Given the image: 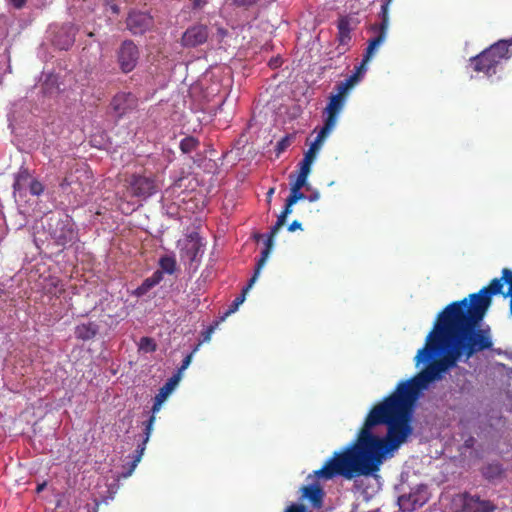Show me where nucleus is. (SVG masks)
<instances>
[{
  "mask_svg": "<svg viewBox=\"0 0 512 512\" xmlns=\"http://www.w3.org/2000/svg\"><path fill=\"white\" fill-rule=\"evenodd\" d=\"M273 193H274V188H271V189L268 191L267 195H268V196H271Z\"/></svg>",
  "mask_w": 512,
  "mask_h": 512,
  "instance_id": "50",
  "label": "nucleus"
},
{
  "mask_svg": "<svg viewBox=\"0 0 512 512\" xmlns=\"http://www.w3.org/2000/svg\"><path fill=\"white\" fill-rule=\"evenodd\" d=\"M192 10H200L206 5V0H190Z\"/></svg>",
  "mask_w": 512,
  "mask_h": 512,
  "instance_id": "39",
  "label": "nucleus"
},
{
  "mask_svg": "<svg viewBox=\"0 0 512 512\" xmlns=\"http://www.w3.org/2000/svg\"><path fill=\"white\" fill-rule=\"evenodd\" d=\"M155 415H151L149 417V419L147 421H145L143 424H144V438L142 440V444H147L149 439H150V436H151V433H152V430H153V425H154V422H155Z\"/></svg>",
  "mask_w": 512,
  "mask_h": 512,
  "instance_id": "31",
  "label": "nucleus"
},
{
  "mask_svg": "<svg viewBox=\"0 0 512 512\" xmlns=\"http://www.w3.org/2000/svg\"><path fill=\"white\" fill-rule=\"evenodd\" d=\"M286 218H287V216L281 213L278 216L276 223L272 226L270 233L267 236V240L265 242V248L262 250L261 257L257 261V270H261L263 268V266L265 265L266 260L269 257V254H270L272 246H273L274 237L276 236L278 231L282 228V226L285 224Z\"/></svg>",
  "mask_w": 512,
  "mask_h": 512,
  "instance_id": "16",
  "label": "nucleus"
},
{
  "mask_svg": "<svg viewBox=\"0 0 512 512\" xmlns=\"http://www.w3.org/2000/svg\"><path fill=\"white\" fill-rule=\"evenodd\" d=\"M163 402L164 401H160L159 400V397L155 396L154 404H153V407H152V415H155V413L160 410V407H161Z\"/></svg>",
  "mask_w": 512,
  "mask_h": 512,
  "instance_id": "42",
  "label": "nucleus"
},
{
  "mask_svg": "<svg viewBox=\"0 0 512 512\" xmlns=\"http://www.w3.org/2000/svg\"><path fill=\"white\" fill-rule=\"evenodd\" d=\"M280 65H281V61H280L278 58H276V59H271V60L269 61V66H270L271 68H277V67H279Z\"/></svg>",
  "mask_w": 512,
  "mask_h": 512,
  "instance_id": "46",
  "label": "nucleus"
},
{
  "mask_svg": "<svg viewBox=\"0 0 512 512\" xmlns=\"http://www.w3.org/2000/svg\"><path fill=\"white\" fill-rule=\"evenodd\" d=\"M311 172V165L306 164L304 162L299 163V170L296 177V180L291 184L290 189L301 190L303 187L307 186V179Z\"/></svg>",
  "mask_w": 512,
  "mask_h": 512,
  "instance_id": "24",
  "label": "nucleus"
},
{
  "mask_svg": "<svg viewBox=\"0 0 512 512\" xmlns=\"http://www.w3.org/2000/svg\"><path fill=\"white\" fill-rule=\"evenodd\" d=\"M334 128L329 127L328 125H323L322 128L319 130L316 138L314 141L310 144L309 149L304 153V157L301 160L302 162L309 164L312 166L314 160L316 159V156L321 149L324 140L327 138V136L332 132Z\"/></svg>",
  "mask_w": 512,
  "mask_h": 512,
  "instance_id": "15",
  "label": "nucleus"
},
{
  "mask_svg": "<svg viewBox=\"0 0 512 512\" xmlns=\"http://www.w3.org/2000/svg\"><path fill=\"white\" fill-rule=\"evenodd\" d=\"M29 192L34 196H40L44 192V185L37 179H33L29 185Z\"/></svg>",
  "mask_w": 512,
  "mask_h": 512,
  "instance_id": "32",
  "label": "nucleus"
},
{
  "mask_svg": "<svg viewBox=\"0 0 512 512\" xmlns=\"http://www.w3.org/2000/svg\"><path fill=\"white\" fill-rule=\"evenodd\" d=\"M495 509L496 506L489 500L468 493L462 495L461 512H493Z\"/></svg>",
  "mask_w": 512,
  "mask_h": 512,
  "instance_id": "14",
  "label": "nucleus"
},
{
  "mask_svg": "<svg viewBox=\"0 0 512 512\" xmlns=\"http://www.w3.org/2000/svg\"><path fill=\"white\" fill-rule=\"evenodd\" d=\"M303 497L307 498L314 508H321L323 505L324 491L320 484H310L302 487Z\"/></svg>",
  "mask_w": 512,
  "mask_h": 512,
  "instance_id": "19",
  "label": "nucleus"
},
{
  "mask_svg": "<svg viewBox=\"0 0 512 512\" xmlns=\"http://www.w3.org/2000/svg\"><path fill=\"white\" fill-rule=\"evenodd\" d=\"M199 144H200V142L197 138H195L193 136H187L181 140L180 150L183 153L187 154V153H190V152L194 151L195 149H197Z\"/></svg>",
  "mask_w": 512,
  "mask_h": 512,
  "instance_id": "29",
  "label": "nucleus"
},
{
  "mask_svg": "<svg viewBox=\"0 0 512 512\" xmlns=\"http://www.w3.org/2000/svg\"><path fill=\"white\" fill-rule=\"evenodd\" d=\"M201 345V342L198 343L195 348L193 349V351L188 354L182 361V364L180 366V368L178 369V373L177 374H181L182 371L186 370L188 368V366L190 365L191 363V360H192V357H193V354L198 350L199 346Z\"/></svg>",
  "mask_w": 512,
  "mask_h": 512,
  "instance_id": "33",
  "label": "nucleus"
},
{
  "mask_svg": "<svg viewBox=\"0 0 512 512\" xmlns=\"http://www.w3.org/2000/svg\"><path fill=\"white\" fill-rule=\"evenodd\" d=\"M88 36H89V37H92V36H94V33H93V32H90V33L88 34Z\"/></svg>",
  "mask_w": 512,
  "mask_h": 512,
  "instance_id": "52",
  "label": "nucleus"
},
{
  "mask_svg": "<svg viewBox=\"0 0 512 512\" xmlns=\"http://www.w3.org/2000/svg\"><path fill=\"white\" fill-rule=\"evenodd\" d=\"M492 347L490 328L475 325L465 309V301L447 305L415 356L416 366L425 363L426 367L412 378L400 381L389 396L376 404L356 442L334 452L322 468L314 471V476L323 480L342 476L350 480L379 471L386 455L397 450L412 434L411 418L422 390L458 361L467 362Z\"/></svg>",
  "mask_w": 512,
  "mask_h": 512,
  "instance_id": "1",
  "label": "nucleus"
},
{
  "mask_svg": "<svg viewBox=\"0 0 512 512\" xmlns=\"http://www.w3.org/2000/svg\"><path fill=\"white\" fill-rule=\"evenodd\" d=\"M111 9H112V11H113L114 13H118V12H119V8H118V6H117V5H113V6L111 7Z\"/></svg>",
  "mask_w": 512,
  "mask_h": 512,
  "instance_id": "49",
  "label": "nucleus"
},
{
  "mask_svg": "<svg viewBox=\"0 0 512 512\" xmlns=\"http://www.w3.org/2000/svg\"><path fill=\"white\" fill-rule=\"evenodd\" d=\"M337 28L339 45H348L351 40V18L349 16H340L337 21Z\"/></svg>",
  "mask_w": 512,
  "mask_h": 512,
  "instance_id": "20",
  "label": "nucleus"
},
{
  "mask_svg": "<svg viewBox=\"0 0 512 512\" xmlns=\"http://www.w3.org/2000/svg\"><path fill=\"white\" fill-rule=\"evenodd\" d=\"M178 246L181 260L188 261L190 265L200 262L205 244L198 233H190L178 242Z\"/></svg>",
  "mask_w": 512,
  "mask_h": 512,
  "instance_id": "7",
  "label": "nucleus"
},
{
  "mask_svg": "<svg viewBox=\"0 0 512 512\" xmlns=\"http://www.w3.org/2000/svg\"><path fill=\"white\" fill-rule=\"evenodd\" d=\"M124 183L128 195L139 200H147L160 190L157 176L146 171L127 175Z\"/></svg>",
  "mask_w": 512,
  "mask_h": 512,
  "instance_id": "4",
  "label": "nucleus"
},
{
  "mask_svg": "<svg viewBox=\"0 0 512 512\" xmlns=\"http://www.w3.org/2000/svg\"><path fill=\"white\" fill-rule=\"evenodd\" d=\"M99 331V326L95 322L81 323L75 327V337L82 341L93 339Z\"/></svg>",
  "mask_w": 512,
  "mask_h": 512,
  "instance_id": "21",
  "label": "nucleus"
},
{
  "mask_svg": "<svg viewBox=\"0 0 512 512\" xmlns=\"http://www.w3.org/2000/svg\"><path fill=\"white\" fill-rule=\"evenodd\" d=\"M294 205L293 202H290V200L287 198L286 199V203H285V206H284V209L282 210V214L288 216L289 214L292 213V206Z\"/></svg>",
  "mask_w": 512,
  "mask_h": 512,
  "instance_id": "40",
  "label": "nucleus"
},
{
  "mask_svg": "<svg viewBox=\"0 0 512 512\" xmlns=\"http://www.w3.org/2000/svg\"><path fill=\"white\" fill-rule=\"evenodd\" d=\"M294 138L295 136L293 134H288L278 141L275 148L277 156L283 153L291 145Z\"/></svg>",
  "mask_w": 512,
  "mask_h": 512,
  "instance_id": "30",
  "label": "nucleus"
},
{
  "mask_svg": "<svg viewBox=\"0 0 512 512\" xmlns=\"http://www.w3.org/2000/svg\"><path fill=\"white\" fill-rule=\"evenodd\" d=\"M461 394H470L472 391V384L469 381H464L459 387Z\"/></svg>",
  "mask_w": 512,
  "mask_h": 512,
  "instance_id": "38",
  "label": "nucleus"
},
{
  "mask_svg": "<svg viewBox=\"0 0 512 512\" xmlns=\"http://www.w3.org/2000/svg\"><path fill=\"white\" fill-rule=\"evenodd\" d=\"M110 105L117 117L122 118L137 108L138 99L131 92H119L112 98Z\"/></svg>",
  "mask_w": 512,
  "mask_h": 512,
  "instance_id": "11",
  "label": "nucleus"
},
{
  "mask_svg": "<svg viewBox=\"0 0 512 512\" xmlns=\"http://www.w3.org/2000/svg\"><path fill=\"white\" fill-rule=\"evenodd\" d=\"M319 198H320V193L318 191H314L310 195L306 196V199H308L310 202H315V201L319 200Z\"/></svg>",
  "mask_w": 512,
  "mask_h": 512,
  "instance_id": "44",
  "label": "nucleus"
},
{
  "mask_svg": "<svg viewBox=\"0 0 512 512\" xmlns=\"http://www.w3.org/2000/svg\"><path fill=\"white\" fill-rule=\"evenodd\" d=\"M345 104V100L340 99L339 96L331 95L329 97V102L324 109L325 120L324 124L328 125L331 128H335L338 114L341 112Z\"/></svg>",
  "mask_w": 512,
  "mask_h": 512,
  "instance_id": "17",
  "label": "nucleus"
},
{
  "mask_svg": "<svg viewBox=\"0 0 512 512\" xmlns=\"http://www.w3.org/2000/svg\"><path fill=\"white\" fill-rule=\"evenodd\" d=\"M388 4L382 5L381 8V23L374 24L371 29L377 32V35L368 41V46L366 48L365 54L363 56V60L361 65L357 68V72L353 75L349 76L345 81L338 83L335 86L336 94H332L333 96H339L340 99L345 100L349 90L357 83L358 81V72L363 68V66L370 61V59L374 56L379 46L385 41L387 30H388Z\"/></svg>",
  "mask_w": 512,
  "mask_h": 512,
  "instance_id": "3",
  "label": "nucleus"
},
{
  "mask_svg": "<svg viewBox=\"0 0 512 512\" xmlns=\"http://www.w3.org/2000/svg\"><path fill=\"white\" fill-rule=\"evenodd\" d=\"M140 51L132 40H124L117 50V63L120 70L127 74L133 71L139 61Z\"/></svg>",
  "mask_w": 512,
  "mask_h": 512,
  "instance_id": "8",
  "label": "nucleus"
},
{
  "mask_svg": "<svg viewBox=\"0 0 512 512\" xmlns=\"http://www.w3.org/2000/svg\"><path fill=\"white\" fill-rule=\"evenodd\" d=\"M429 491L427 485L421 484L413 489L409 494L401 495L398 498V504L401 510L412 512L429 500Z\"/></svg>",
  "mask_w": 512,
  "mask_h": 512,
  "instance_id": "9",
  "label": "nucleus"
},
{
  "mask_svg": "<svg viewBox=\"0 0 512 512\" xmlns=\"http://www.w3.org/2000/svg\"><path fill=\"white\" fill-rule=\"evenodd\" d=\"M217 323L215 325H210L205 331L202 333V342H208L211 339V335L215 330Z\"/></svg>",
  "mask_w": 512,
  "mask_h": 512,
  "instance_id": "37",
  "label": "nucleus"
},
{
  "mask_svg": "<svg viewBox=\"0 0 512 512\" xmlns=\"http://www.w3.org/2000/svg\"><path fill=\"white\" fill-rule=\"evenodd\" d=\"M492 53L499 63L512 57V37L501 39L487 48V54Z\"/></svg>",
  "mask_w": 512,
  "mask_h": 512,
  "instance_id": "18",
  "label": "nucleus"
},
{
  "mask_svg": "<svg viewBox=\"0 0 512 512\" xmlns=\"http://www.w3.org/2000/svg\"><path fill=\"white\" fill-rule=\"evenodd\" d=\"M92 184V175L84 166L72 168L62 179L59 186L62 190L71 188V192L78 195L85 192Z\"/></svg>",
  "mask_w": 512,
  "mask_h": 512,
  "instance_id": "6",
  "label": "nucleus"
},
{
  "mask_svg": "<svg viewBox=\"0 0 512 512\" xmlns=\"http://www.w3.org/2000/svg\"><path fill=\"white\" fill-rule=\"evenodd\" d=\"M503 472L502 466L499 463H490L483 468V476L486 479L492 480L498 478Z\"/></svg>",
  "mask_w": 512,
  "mask_h": 512,
  "instance_id": "28",
  "label": "nucleus"
},
{
  "mask_svg": "<svg viewBox=\"0 0 512 512\" xmlns=\"http://www.w3.org/2000/svg\"><path fill=\"white\" fill-rule=\"evenodd\" d=\"M495 57L492 53L487 54V49H485L477 56L472 57L470 61L474 71L492 76L496 73V68L500 64Z\"/></svg>",
  "mask_w": 512,
  "mask_h": 512,
  "instance_id": "13",
  "label": "nucleus"
},
{
  "mask_svg": "<svg viewBox=\"0 0 512 512\" xmlns=\"http://www.w3.org/2000/svg\"><path fill=\"white\" fill-rule=\"evenodd\" d=\"M126 25L134 35H142L153 26V18L148 13L132 11L127 17Z\"/></svg>",
  "mask_w": 512,
  "mask_h": 512,
  "instance_id": "12",
  "label": "nucleus"
},
{
  "mask_svg": "<svg viewBox=\"0 0 512 512\" xmlns=\"http://www.w3.org/2000/svg\"><path fill=\"white\" fill-rule=\"evenodd\" d=\"M179 380V374L173 375L171 378L167 380V382L159 389L158 393L156 394V396L159 397L160 401H165L167 399V397L175 389Z\"/></svg>",
  "mask_w": 512,
  "mask_h": 512,
  "instance_id": "25",
  "label": "nucleus"
},
{
  "mask_svg": "<svg viewBox=\"0 0 512 512\" xmlns=\"http://www.w3.org/2000/svg\"><path fill=\"white\" fill-rule=\"evenodd\" d=\"M28 176V172L25 170L23 172H20L17 176V180L16 182L14 183V188L16 189L17 188V185H18V181L20 178H23V177H27Z\"/></svg>",
  "mask_w": 512,
  "mask_h": 512,
  "instance_id": "47",
  "label": "nucleus"
},
{
  "mask_svg": "<svg viewBox=\"0 0 512 512\" xmlns=\"http://www.w3.org/2000/svg\"><path fill=\"white\" fill-rule=\"evenodd\" d=\"M145 449H146L145 444H142V443L138 444L136 450L134 451L133 455L131 456L132 461H131L129 470L124 475L125 477L130 476L133 473V471L137 467L138 463L141 461Z\"/></svg>",
  "mask_w": 512,
  "mask_h": 512,
  "instance_id": "27",
  "label": "nucleus"
},
{
  "mask_svg": "<svg viewBox=\"0 0 512 512\" xmlns=\"http://www.w3.org/2000/svg\"><path fill=\"white\" fill-rule=\"evenodd\" d=\"M159 266L162 273L165 272L171 275L176 271L177 263L174 257L165 255L159 259Z\"/></svg>",
  "mask_w": 512,
  "mask_h": 512,
  "instance_id": "26",
  "label": "nucleus"
},
{
  "mask_svg": "<svg viewBox=\"0 0 512 512\" xmlns=\"http://www.w3.org/2000/svg\"><path fill=\"white\" fill-rule=\"evenodd\" d=\"M209 36L208 27L204 24H194L183 33L180 43L184 48H194L204 44Z\"/></svg>",
  "mask_w": 512,
  "mask_h": 512,
  "instance_id": "10",
  "label": "nucleus"
},
{
  "mask_svg": "<svg viewBox=\"0 0 512 512\" xmlns=\"http://www.w3.org/2000/svg\"><path fill=\"white\" fill-rule=\"evenodd\" d=\"M233 4L237 7L249 8L255 5L258 0H232Z\"/></svg>",
  "mask_w": 512,
  "mask_h": 512,
  "instance_id": "36",
  "label": "nucleus"
},
{
  "mask_svg": "<svg viewBox=\"0 0 512 512\" xmlns=\"http://www.w3.org/2000/svg\"><path fill=\"white\" fill-rule=\"evenodd\" d=\"M140 348L146 351H155L156 344L149 337H142L140 340Z\"/></svg>",
  "mask_w": 512,
  "mask_h": 512,
  "instance_id": "34",
  "label": "nucleus"
},
{
  "mask_svg": "<svg viewBox=\"0 0 512 512\" xmlns=\"http://www.w3.org/2000/svg\"><path fill=\"white\" fill-rule=\"evenodd\" d=\"M287 198L290 200V202L296 204L299 200L306 199V195L299 189H290V194Z\"/></svg>",
  "mask_w": 512,
  "mask_h": 512,
  "instance_id": "35",
  "label": "nucleus"
},
{
  "mask_svg": "<svg viewBox=\"0 0 512 512\" xmlns=\"http://www.w3.org/2000/svg\"><path fill=\"white\" fill-rule=\"evenodd\" d=\"M43 486H44V484H43V485H39V486H38V488H37V490H38V491L42 490Z\"/></svg>",
  "mask_w": 512,
  "mask_h": 512,
  "instance_id": "51",
  "label": "nucleus"
},
{
  "mask_svg": "<svg viewBox=\"0 0 512 512\" xmlns=\"http://www.w3.org/2000/svg\"><path fill=\"white\" fill-rule=\"evenodd\" d=\"M50 235L55 243L63 248L72 246L79 240L75 224L68 216L50 225Z\"/></svg>",
  "mask_w": 512,
  "mask_h": 512,
  "instance_id": "5",
  "label": "nucleus"
},
{
  "mask_svg": "<svg viewBox=\"0 0 512 512\" xmlns=\"http://www.w3.org/2000/svg\"><path fill=\"white\" fill-rule=\"evenodd\" d=\"M162 279V271L156 270L150 277L146 278L142 284L134 290L133 294L137 297L146 295L153 287L158 285Z\"/></svg>",
  "mask_w": 512,
  "mask_h": 512,
  "instance_id": "22",
  "label": "nucleus"
},
{
  "mask_svg": "<svg viewBox=\"0 0 512 512\" xmlns=\"http://www.w3.org/2000/svg\"><path fill=\"white\" fill-rule=\"evenodd\" d=\"M260 271L261 270H257L256 266L253 276L249 280L247 286L243 288L242 293L239 296H237L232 302V304L229 306L228 310L225 313L226 316L234 313L238 309L239 305H241L244 302L246 293L248 292L249 289H251L253 284L256 282L260 274Z\"/></svg>",
  "mask_w": 512,
  "mask_h": 512,
  "instance_id": "23",
  "label": "nucleus"
},
{
  "mask_svg": "<svg viewBox=\"0 0 512 512\" xmlns=\"http://www.w3.org/2000/svg\"><path fill=\"white\" fill-rule=\"evenodd\" d=\"M286 512H306V510L303 505L293 504L290 507H288Z\"/></svg>",
  "mask_w": 512,
  "mask_h": 512,
  "instance_id": "41",
  "label": "nucleus"
},
{
  "mask_svg": "<svg viewBox=\"0 0 512 512\" xmlns=\"http://www.w3.org/2000/svg\"><path fill=\"white\" fill-rule=\"evenodd\" d=\"M301 230L302 229V225L299 221L297 220H294L289 226H288V231L289 232H294L296 230Z\"/></svg>",
  "mask_w": 512,
  "mask_h": 512,
  "instance_id": "43",
  "label": "nucleus"
},
{
  "mask_svg": "<svg viewBox=\"0 0 512 512\" xmlns=\"http://www.w3.org/2000/svg\"><path fill=\"white\" fill-rule=\"evenodd\" d=\"M26 1L27 0H11V3L16 9H21L25 5Z\"/></svg>",
  "mask_w": 512,
  "mask_h": 512,
  "instance_id": "45",
  "label": "nucleus"
},
{
  "mask_svg": "<svg viewBox=\"0 0 512 512\" xmlns=\"http://www.w3.org/2000/svg\"><path fill=\"white\" fill-rule=\"evenodd\" d=\"M473 441H474V439H473V438H470L469 440H466V441H465V446H466V447H471V446H472V444H473Z\"/></svg>",
  "mask_w": 512,
  "mask_h": 512,
  "instance_id": "48",
  "label": "nucleus"
},
{
  "mask_svg": "<svg viewBox=\"0 0 512 512\" xmlns=\"http://www.w3.org/2000/svg\"><path fill=\"white\" fill-rule=\"evenodd\" d=\"M500 278H494L490 283L480 291L470 294L465 301V309L477 327H481L488 308L492 303V297L502 295L510 297V315L512 316V270L503 268Z\"/></svg>",
  "mask_w": 512,
  "mask_h": 512,
  "instance_id": "2",
  "label": "nucleus"
}]
</instances>
